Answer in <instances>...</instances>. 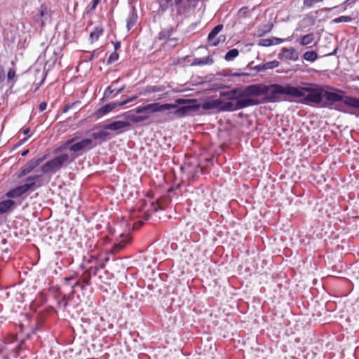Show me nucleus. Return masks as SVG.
I'll list each match as a JSON object with an SVG mask.
<instances>
[{
  "label": "nucleus",
  "instance_id": "obj_1",
  "mask_svg": "<svg viewBox=\"0 0 359 359\" xmlns=\"http://www.w3.org/2000/svg\"><path fill=\"white\" fill-rule=\"evenodd\" d=\"M302 86H292L281 85V95L293 98L303 97L304 103L320 104L329 107L337 102H342L345 105L359 108V99L346 95L345 91L330 86H323L315 83H302Z\"/></svg>",
  "mask_w": 359,
  "mask_h": 359
},
{
  "label": "nucleus",
  "instance_id": "obj_2",
  "mask_svg": "<svg viewBox=\"0 0 359 359\" xmlns=\"http://www.w3.org/2000/svg\"><path fill=\"white\" fill-rule=\"evenodd\" d=\"M281 90L280 84L256 83L243 88H236L229 91L222 92L220 97L229 101L236 102L243 99H256L257 97L264 95L266 102H273L278 100V95H281Z\"/></svg>",
  "mask_w": 359,
  "mask_h": 359
},
{
  "label": "nucleus",
  "instance_id": "obj_3",
  "mask_svg": "<svg viewBox=\"0 0 359 359\" xmlns=\"http://www.w3.org/2000/svg\"><path fill=\"white\" fill-rule=\"evenodd\" d=\"M196 102L195 100H186L182 98H178L175 100V104H161L160 102H154L144 105V115H149L150 114H154L157 112H163L164 111L171 110L177 107V104H185Z\"/></svg>",
  "mask_w": 359,
  "mask_h": 359
},
{
  "label": "nucleus",
  "instance_id": "obj_4",
  "mask_svg": "<svg viewBox=\"0 0 359 359\" xmlns=\"http://www.w3.org/2000/svg\"><path fill=\"white\" fill-rule=\"evenodd\" d=\"M263 102H260L258 99H243L237 100L236 102H224L223 100H221L219 111H232L244 109L250 106L257 105Z\"/></svg>",
  "mask_w": 359,
  "mask_h": 359
},
{
  "label": "nucleus",
  "instance_id": "obj_5",
  "mask_svg": "<svg viewBox=\"0 0 359 359\" xmlns=\"http://www.w3.org/2000/svg\"><path fill=\"white\" fill-rule=\"evenodd\" d=\"M69 161H71L69 160V156L67 154H63L47 161L41 166V170L43 173L55 172L59 170L64 164Z\"/></svg>",
  "mask_w": 359,
  "mask_h": 359
},
{
  "label": "nucleus",
  "instance_id": "obj_6",
  "mask_svg": "<svg viewBox=\"0 0 359 359\" xmlns=\"http://www.w3.org/2000/svg\"><path fill=\"white\" fill-rule=\"evenodd\" d=\"M41 185V184H36V182L25 183L11 189L6 194V196L10 198H19L29 191H34Z\"/></svg>",
  "mask_w": 359,
  "mask_h": 359
},
{
  "label": "nucleus",
  "instance_id": "obj_7",
  "mask_svg": "<svg viewBox=\"0 0 359 359\" xmlns=\"http://www.w3.org/2000/svg\"><path fill=\"white\" fill-rule=\"evenodd\" d=\"M46 158V155L43 156L42 157L32 158L26 164L25 167L22 168V169L18 175V177H22L30 173L37 166H39Z\"/></svg>",
  "mask_w": 359,
  "mask_h": 359
},
{
  "label": "nucleus",
  "instance_id": "obj_8",
  "mask_svg": "<svg viewBox=\"0 0 359 359\" xmlns=\"http://www.w3.org/2000/svg\"><path fill=\"white\" fill-rule=\"evenodd\" d=\"M93 147V140L88 138L71 144L68 147V149L73 152H79L85 149H90Z\"/></svg>",
  "mask_w": 359,
  "mask_h": 359
},
{
  "label": "nucleus",
  "instance_id": "obj_9",
  "mask_svg": "<svg viewBox=\"0 0 359 359\" xmlns=\"http://www.w3.org/2000/svg\"><path fill=\"white\" fill-rule=\"evenodd\" d=\"M130 127V123L128 121H115L104 126V130H109L112 131H118V133L126 130Z\"/></svg>",
  "mask_w": 359,
  "mask_h": 359
},
{
  "label": "nucleus",
  "instance_id": "obj_10",
  "mask_svg": "<svg viewBox=\"0 0 359 359\" xmlns=\"http://www.w3.org/2000/svg\"><path fill=\"white\" fill-rule=\"evenodd\" d=\"M278 57L281 60L296 61L299 58V53L294 48H283Z\"/></svg>",
  "mask_w": 359,
  "mask_h": 359
},
{
  "label": "nucleus",
  "instance_id": "obj_11",
  "mask_svg": "<svg viewBox=\"0 0 359 359\" xmlns=\"http://www.w3.org/2000/svg\"><path fill=\"white\" fill-rule=\"evenodd\" d=\"M224 26L220 24L215 27L212 31L209 33L208 36V41L210 46H217L220 43V39H215L216 36L222 30Z\"/></svg>",
  "mask_w": 359,
  "mask_h": 359
},
{
  "label": "nucleus",
  "instance_id": "obj_12",
  "mask_svg": "<svg viewBox=\"0 0 359 359\" xmlns=\"http://www.w3.org/2000/svg\"><path fill=\"white\" fill-rule=\"evenodd\" d=\"M131 238L129 235L121 236V241L115 243L111 250V253H117L121 251L128 243H130Z\"/></svg>",
  "mask_w": 359,
  "mask_h": 359
},
{
  "label": "nucleus",
  "instance_id": "obj_13",
  "mask_svg": "<svg viewBox=\"0 0 359 359\" xmlns=\"http://www.w3.org/2000/svg\"><path fill=\"white\" fill-rule=\"evenodd\" d=\"M285 39L278 37H271L269 39H262L258 42V46L268 47L273 45H278L284 42Z\"/></svg>",
  "mask_w": 359,
  "mask_h": 359
},
{
  "label": "nucleus",
  "instance_id": "obj_14",
  "mask_svg": "<svg viewBox=\"0 0 359 359\" xmlns=\"http://www.w3.org/2000/svg\"><path fill=\"white\" fill-rule=\"evenodd\" d=\"M104 33V27L102 26H96L93 28V29L90 32L89 34V41L91 44L99 40L100 36H102Z\"/></svg>",
  "mask_w": 359,
  "mask_h": 359
},
{
  "label": "nucleus",
  "instance_id": "obj_15",
  "mask_svg": "<svg viewBox=\"0 0 359 359\" xmlns=\"http://www.w3.org/2000/svg\"><path fill=\"white\" fill-rule=\"evenodd\" d=\"M188 3L186 0H173L172 6L176 8L178 15H182L187 12L189 8Z\"/></svg>",
  "mask_w": 359,
  "mask_h": 359
},
{
  "label": "nucleus",
  "instance_id": "obj_16",
  "mask_svg": "<svg viewBox=\"0 0 359 359\" xmlns=\"http://www.w3.org/2000/svg\"><path fill=\"white\" fill-rule=\"evenodd\" d=\"M121 106L119 102H111L100 107L96 112L97 116L100 117L113 111L116 107Z\"/></svg>",
  "mask_w": 359,
  "mask_h": 359
},
{
  "label": "nucleus",
  "instance_id": "obj_17",
  "mask_svg": "<svg viewBox=\"0 0 359 359\" xmlns=\"http://www.w3.org/2000/svg\"><path fill=\"white\" fill-rule=\"evenodd\" d=\"M178 105L179 104H177V107L174 109L175 110L173 111V114L177 118L184 117L188 115L191 111L194 109V107L190 105L182 106L177 108Z\"/></svg>",
  "mask_w": 359,
  "mask_h": 359
},
{
  "label": "nucleus",
  "instance_id": "obj_18",
  "mask_svg": "<svg viewBox=\"0 0 359 359\" xmlns=\"http://www.w3.org/2000/svg\"><path fill=\"white\" fill-rule=\"evenodd\" d=\"M125 88H126L125 85H123L118 89H112L110 86H108L104 90V97L105 98L112 97L116 96V95L120 94L121 93H122Z\"/></svg>",
  "mask_w": 359,
  "mask_h": 359
},
{
  "label": "nucleus",
  "instance_id": "obj_19",
  "mask_svg": "<svg viewBox=\"0 0 359 359\" xmlns=\"http://www.w3.org/2000/svg\"><path fill=\"white\" fill-rule=\"evenodd\" d=\"M15 205V202L8 199L0 202V215L4 214L11 210Z\"/></svg>",
  "mask_w": 359,
  "mask_h": 359
},
{
  "label": "nucleus",
  "instance_id": "obj_20",
  "mask_svg": "<svg viewBox=\"0 0 359 359\" xmlns=\"http://www.w3.org/2000/svg\"><path fill=\"white\" fill-rule=\"evenodd\" d=\"M91 268L89 269L86 270L80 276V279L81 281V284H83L85 285V290L86 289L87 286L91 285V273L90 270Z\"/></svg>",
  "mask_w": 359,
  "mask_h": 359
},
{
  "label": "nucleus",
  "instance_id": "obj_21",
  "mask_svg": "<svg viewBox=\"0 0 359 359\" xmlns=\"http://www.w3.org/2000/svg\"><path fill=\"white\" fill-rule=\"evenodd\" d=\"M165 89L164 86H147L141 94L148 95L154 93L162 92Z\"/></svg>",
  "mask_w": 359,
  "mask_h": 359
},
{
  "label": "nucleus",
  "instance_id": "obj_22",
  "mask_svg": "<svg viewBox=\"0 0 359 359\" xmlns=\"http://www.w3.org/2000/svg\"><path fill=\"white\" fill-rule=\"evenodd\" d=\"M137 15L135 10H133L127 18V28L130 30L137 22Z\"/></svg>",
  "mask_w": 359,
  "mask_h": 359
},
{
  "label": "nucleus",
  "instance_id": "obj_23",
  "mask_svg": "<svg viewBox=\"0 0 359 359\" xmlns=\"http://www.w3.org/2000/svg\"><path fill=\"white\" fill-rule=\"evenodd\" d=\"M220 104L221 100L218 99L205 102L203 105V107L205 109H218L219 110Z\"/></svg>",
  "mask_w": 359,
  "mask_h": 359
},
{
  "label": "nucleus",
  "instance_id": "obj_24",
  "mask_svg": "<svg viewBox=\"0 0 359 359\" xmlns=\"http://www.w3.org/2000/svg\"><path fill=\"white\" fill-rule=\"evenodd\" d=\"M92 137L94 140H107L110 138V133L105 130H100L97 133H93L92 134Z\"/></svg>",
  "mask_w": 359,
  "mask_h": 359
},
{
  "label": "nucleus",
  "instance_id": "obj_25",
  "mask_svg": "<svg viewBox=\"0 0 359 359\" xmlns=\"http://www.w3.org/2000/svg\"><path fill=\"white\" fill-rule=\"evenodd\" d=\"M273 27V23H268L266 25H264L262 27L259 28L257 30V34L259 36H262L263 35L269 33Z\"/></svg>",
  "mask_w": 359,
  "mask_h": 359
},
{
  "label": "nucleus",
  "instance_id": "obj_26",
  "mask_svg": "<svg viewBox=\"0 0 359 359\" xmlns=\"http://www.w3.org/2000/svg\"><path fill=\"white\" fill-rule=\"evenodd\" d=\"M149 118V115H139L135 116L130 114L127 116V118L133 123H139L147 120Z\"/></svg>",
  "mask_w": 359,
  "mask_h": 359
},
{
  "label": "nucleus",
  "instance_id": "obj_27",
  "mask_svg": "<svg viewBox=\"0 0 359 359\" xmlns=\"http://www.w3.org/2000/svg\"><path fill=\"white\" fill-rule=\"evenodd\" d=\"M313 40L314 34L313 33H309L301 37L300 44L302 46H306L311 43L313 41Z\"/></svg>",
  "mask_w": 359,
  "mask_h": 359
},
{
  "label": "nucleus",
  "instance_id": "obj_28",
  "mask_svg": "<svg viewBox=\"0 0 359 359\" xmlns=\"http://www.w3.org/2000/svg\"><path fill=\"white\" fill-rule=\"evenodd\" d=\"M213 60L210 56L203 57V58H196L194 59L193 64L196 65H203L208 64H212Z\"/></svg>",
  "mask_w": 359,
  "mask_h": 359
},
{
  "label": "nucleus",
  "instance_id": "obj_29",
  "mask_svg": "<svg viewBox=\"0 0 359 359\" xmlns=\"http://www.w3.org/2000/svg\"><path fill=\"white\" fill-rule=\"evenodd\" d=\"M79 140L78 136H75L69 140H68L67 142L63 143L59 148H57L55 150V152L61 151L63 149H67L71 144L76 143V141Z\"/></svg>",
  "mask_w": 359,
  "mask_h": 359
},
{
  "label": "nucleus",
  "instance_id": "obj_30",
  "mask_svg": "<svg viewBox=\"0 0 359 359\" xmlns=\"http://www.w3.org/2000/svg\"><path fill=\"white\" fill-rule=\"evenodd\" d=\"M239 55V51L238 49L236 48H233V49H231L230 50H229L225 56H224V59L226 60V61H232L236 57H238Z\"/></svg>",
  "mask_w": 359,
  "mask_h": 359
},
{
  "label": "nucleus",
  "instance_id": "obj_31",
  "mask_svg": "<svg viewBox=\"0 0 359 359\" xmlns=\"http://www.w3.org/2000/svg\"><path fill=\"white\" fill-rule=\"evenodd\" d=\"M172 32L173 29L171 27L168 29H163L159 32L158 39L161 40L168 39L172 35Z\"/></svg>",
  "mask_w": 359,
  "mask_h": 359
},
{
  "label": "nucleus",
  "instance_id": "obj_32",
  "mask_svg": "<svg viewBox=\"0 0 359 359\" xmlns=\"http://www.w3.org/2000/svg\"><path fill=\"white\" fill-rule=\"evenodd\" d=\"M303 57L304 60L313 62L318 58V54L314 50L306 51Z\"/></svg>",
  "mask_w": 359,
  "mask_h": 359
},
{
  "label": "nucleus",
  "instance_id": "obj_33",
  "mask_svg": "<svg viewBox=\"0 0 359 359\" xmlns=\"http://www.w3.org/2000/svg\"><path fill=\"white\" fill-rule=\"evenodd\" d=\"M15 77H16L15 70L13 68L9 69L8 71V73H7V81H8V83H11L12 86L15 84V83L16 81V80L15 79Z\"/></svg>",
  "mask_w": 359,
  "mask_h": 359
},
{
  "label": "nucleus",
  "instance_id": "obj_34",
  "mask_svg": "<svg viewBox=\"0 0 359 359\" xmlns=\"http://www.w3.org/2000/svg\"><path fill=\"white\" fill-rule=\"evenodd\" d=\"M324 0H303V5L304 8H310L318 3H323Z\"/></svg>",
  "mask_w": 359,
  "mask_h": 359
},
{
  "label": "nucleus",
  "instance_id": "obj_35",
  "mask_svg": "<svg viewBox=\"0 0 359 359\" xmlns=\"http://www.w3.org/2000/svg\"><path fill=\"white\" fill-rule=\"evenodd\" d=\"M160 7L163 11H166L172 7L173 0H160Z\"/></svg>",
  "mask_w": 359,
  "mask_h": 359
},
{
  "label": "nucleus",
  "instance_id": "obj_36",
  "mask_svg": "<svg viewBox=\"0 0 359 359\" xmlns=\"http://www.w3.org/2000/svg\"><path fill=\"white\" fill-rule=\"evenodd\" d=\"M278 66H279V62L276 61V60H273V61L268 62L263 64L262 69H266H266H273Z\"/></svg>",
  "mask_w": 359,
  "mask_h": 359
},
{
  "label": "nucleus",
  "instance_id": "obj_37",
  "mask_svg": "<svg viewBox=\"0 0 359 359\" xmlns=\"http://www.w3.org/2000/svg\"><path fill=\"white\" fill-rule=\"evenodd\" d=\"M352 20L351 17L342 15L333 20L334 23L349 22Z\"/></svg>",
  "mask_w": 359,
  "mask_h": 359
},
{
  "label": "nucleus",
  "instance_id": "obj_38",
  "mask_svg": "<svg viewBox=\"0 0 359 359\" xmlns=\"http://www.w3.org/2000/svg\"><path fill=\"white\" fill-rule=\"evenodd\" d=\"M17 340V334H8L5 338L4 339V342L5 344H11Z\"/></svg>",
  "mask_w": 359,
  "mask_h": 359
},
{
  "label": "nucleus",
  "instance_id": "obj_39",
  "mask_svg": "<svg viewBox=\"0 0 359 359\" xmlns=\"http://www.w3.org/2000/svg\"><path fill=\"white\" fill-rule=\"evenodd\" d=\"M76 287H79L81 288V290L83 291L85 290V285L83 284H81V281L80 278L75 282V283L72 286V288L74 289ZM74 292H75L74 290H72V291L71 292V295L73 296Z\"/></svg>",
  "mask_w": 359,
  "mask_h": 359
},
{
  "label": "nucleus",
  "instance_id": "obj_40",
  "mask_svg": "<svg viewBox=\"0 0 359 359\" xmlns=\"http://www.w3.org/2000/svg\"><path fill=\"white\" fill-rule=\"evenodd\" d=\"M118 60V54L116 51L111 53L108 58L107 63L111 64Z\"/></svg>",
  "mask_w": 359,
  "mask_h": 359
},
{
  "label": "nucleus",
  "instance_id": "obj_41",
  "mask_svg": "<svg viewBox=\"0 0 359 359\" xmlns=\"http://www.w3.org/2000/svg\"><path fill=\"white\" fill-rule=\"evenodd\" d=\"M248 11H249L248 8L247 6H244V7L241 8V9H239V11L238 12V15L241 18H245Z\"/></svg>",
  "mask_w": 359,
  "mask_h": 359
},
{
  "label": "nucleus",
  "instance_id": "obj_42",
  "mask_svg": "<svg viewBox=\"0 0 359 359\" xmlns=\"http://www.w3.org/2000/svg\"><path fill=\"white\" fill-rule=\"evenodd\" d=\"M137 96L130 97H129V98H128V99H126V100H123L122 102H120L119 104L121 106L125 105V104H128L129 102H131L137 99Z\"/></svg>",
  "mask_w": 359,
  "mask_h": 359
},
{
  "label": "nucleus",
  "instance_id": "obj_43",
  "mask_svg": "<svg viewBox=\"0 0 359 359\" xmlns=\"http://www.w3.org/2000/svg\"><path fill=\"white\" fill-rule=\"evenodd\" d=\"M70 299V296H67L64 294L62 297L61 302L63 304V307L65 309L68 305V300Z\"/></svg>",
  "mask_w": 359,
  "mask_h": 359
},
{
  "label": "nucleus",
  "instance_id": "obj_44",
  "mask_svg": "<svg viewBox=\"0 0 359 359\" xmlns=\"http://www.w3.org/2000/svg\"><path fill=\"white\" fill-rule=\"evenodd\" d=\"M76 273L74 275H72L70 276L65 277L64 278V284L66 285H69V282L72 281V280H74V278H76Z\"/></svg>",
  "mask_w": 359,
  "mask_h": 359
},
{
  "label": "nucleus",
  "instance_id": "obj_45",
  "mask_svg": "<svg viewBox=\"0 0 359 359\" xmlns=\"http://www.w3.org/2000/svg\"><path fill=\"white\" fill-rule=\"evenodd\" d=\"M41 176L40 175H32V176H29L28 177L26 178L25 181H26V183H29V182H35V180H36L37 179H39Z\"/></svg>",
  "mask_w": 359,
  "mask_h": 359
},
{
  "label": "nucleus",
  "instance_id": "obj_46",
  "mask_svg": "<svg viewBox=\"0 0 359 359\" xmlns=\"http://www.w3.org/2000/svg\"><path fill=\"white\" fill-rule=\"evenodd\" d=\"M100 0H93L90 7L89 8V11H92L95 10L97 6V4L100 3Z\"/></svg>",
  "mask_w": 359,
  "mask_h": 359
},
{
  "label": "nucleus",
  "instance_id": "obj_47",
  "mask_svg": "<svg viewBox=\"0 0 359 359\" xmlns=\"http://www.w3.org/2000/svg\"><path fill=\"white\" fill-rule=\"evenodd\" d=\"M46 107L47 103L46 102H42L39 106V109L40 111H43L46 109Z\"/></svg>",
  "mask_w": 359,
  "mask_h": 359
},
{
  "label": "nucleus",
  "instance_id": "obj_48",
  "mask_svg": "<svg viewBox=\"0 0 359 359\" xmlns=\"http://www.w3.org/2000/svg\"><path fill=\"white\" fill-rule=\"evenodd\" d=\"M144 110V106H138L134 109L135 112L137 114H143Z\"/></svg>",
  "mask_w": 359,
  "mask_h": 359
},
{
  "label": "nucleus",
  "instance_id": "obj_49",
  "mask_svg": "<svg viewBox=\"0 0 359 359\" xmlns=\"http://www.w3.org/2000/svg\"><path fill=\"white\" fill-rule=\"evenodd\" d=\"M5 79V72L3 68L0 67V83L3 82Z\"/></svg>",
  "mask_w": 359,
  "mask_h": 359
},
{
  "label": "nucleus",
  "instance_id": "obj_50",
  "mask_svg": "<svg viewBox=\"0 0 359 359\" xmlns=\"http://www.w3.org/2000/svg\"><path fill=\"white\" fill-rule=\"evenodd\" d=\"M74 104L75 103L67 104L63 109V112H67L69 109H71L73 107Z\"/></svg>",
  "mask_w": 359,
  "mask_h": 359
},
{
  "label": "nucleus",
  "instance_id": "obj_51",
  "mask_svg": "<svg viewBox=\"0 0 359 359\" xmlns=\"http://www.w3.org/2000/svg\"><path fill=\"white\" fill-rule=\"evenodd\" d=\"M114 46L115 51L120 48L121 47V42L120 41H116L114 43Z\"/></svg>",
  "mask_w": 359,
  "mask_h": 359
},
{
  "label": "nucleus",
  "instance_id": "obj_52",
  "mask_svg": "<svg viewBox=\"0 0 359 359\" xmlns=\"http://www.w3.org/2000/svg\"><path fill=\"white\" fill-rule=\"evenodd\" d=\"M96 50H93L91 55L88 57V61H92L95 57Z\"/></svg>",
  "mask_w": 359,
  "mask_h": 359
},
{
  "label": "nucleus",
  "instance_id": "obj_53",
  "mask_svg": "<svg viewBox=\"0 0 359 359\" xmlns=\"http://www.w3.org/2000/svg\"><path fill=\"white\" fill-rule=\"evenodd\" d=\"M45 12H46V8H43L42 6L41 7V10H40V16L41 17H43L45 14Z\"/></svg>",
  "mask_w": 359,
  "mask_h": 359
},
{
  "label": "nucleus",
  "instance_id": "obj_54",
  "mask_svg": "<svg viewBox=\"0 0 359 359\" xmlns=\"http://www.w3.org/2000/svg\"><path fill=\"white\" fill-rule=\"evenodd\" d=\"M255 68L258 70V71H264V70H266V69H262L263 68V65H257L255 67Z\"/></svg>",
  "mask_w": 359,
  "mask_h": 359
},
{
  "label": "nucleus",
  "instance_id": "obj_55",
  "mask_svg": "<svg viewBox=\"0 0 359 359\" xmlns=\"http://www.w3.org/2000/svg\"><path fill=\"white\" fill-rule=\"evenodd\" d=\"M30 131V129L29 128H25L23 130H22V133L24 135H27Z\"/></svg>",
  "mask_w": 359,
  "mask_h": 359
},
{
  "label": "nucleus",
  "instance_id": "obj_56",
  "mask_svg": "<svg viewBox=\"0 0 359 359\" xmlns=\"http://www.w3.org/2000/svg\"><path fill=\"white\" fill-rule=\"evenodd\" d=\"M186 1L189 5H191L192 3H197L198 0H186Z\"/></svg>",
  "mask_w": 359,
  "mask_h": 359
},
{
  "label": "nucleus",
  "instance_id": "obj_57",
  "mask_svg": "<svg viewBox=\"0 0 359 359\" xmlns=\"http://www.w3.org/2000/svg\"><path fill=\"white\" fill-rule=\"evenodd\" d=\"M104 267V264H100L99 267H95V274L96 273V271H97L99 269H103Z\"/></svg>",
  "mask_w": 359,
  "mask_h": 359
},
{
  "label": "nucleus",
  "instance_id": "obj_58",
  "mask_svg": "<svg viewBox=\"0 0 359 359\" xmlns=\"http://www.w3.org/2000/svg\"><path fill=\"white\" fill-rule=\"evenodd\" d=\"M358 0H346V3H348V4H351L353 3H355V1H357Z\"/></svg>",
  "mask_w": 359,
  "mask_h": 359
},
{
  "label": "nucleus",
  "instance_id": "obj_59",
  "mask_svg": "<svg viewBox=\"0 0 359 359\" xmlns=\"http://www.w3.org/2000/svg\"><path fill=\"white\" fill-rule=\"evenodd\" d=\"M248 76L249 74L248 73H243V74H235V76Z\"/></svg>",
  "mask_w": 359,
  "mask_h": 359
},
{
  "label": "nucleus",
  "instance_id": "obj_60",
  "mask_svg": "<svg viewBox=\"0 0 359 359\" xmlns=\"http://www.w3.org/2000/svg\"><path fill=\"white\" fill-rule=\"evenodd\" d=\"M28 151H29L28 150H27V151H24V152L22 153V156L26 155V154L28 153Z\"/></svg>",
  "mask_w": 359,
  "mask_h": 359
},
{
  "label": "nucleus",
  "instance_id": "obj_61",
  "mask_svg": "<svg viewBox=\"0 0 359 359\" xmlns=\"http://www.w3.org/2000/svg\"><path fill=\"white\" fill-rule=\"evenodd\" d=\"M177 39H170V41H176Z\"/></svg>",
  "mask_w": 359,
  "mask_h": 359
},
{
  "label": "nucleus",
  "instance_id": "obj_62",
  "mask_svg": "<svg viewBox=\"0 0 359 359\" xmlns=\"http://www.w3.org/2000/svg\"><path fill=\"white\" fill-rule=\"evenodd\" d=\"M24 341H22L19 345V347L23 344Z\"/></svg>",
  "mask_w": 359,
  "mask_h": 359
},
{
  "label": "nucleus",
  "instance_id": "obj_63",
  "mask_svg": "<svg viewBox=\"0 0 359 359\" xmlns=\"http://www.w3.org/2000/svg\"><path fill=\"white\" fill-rule=\"evenodd\" d=\"M324 10H325V11H330V10H331V8H325Z\"/></svg>",
  "mask_w": 359,
  "mask_h": 359
}]
</instances>
